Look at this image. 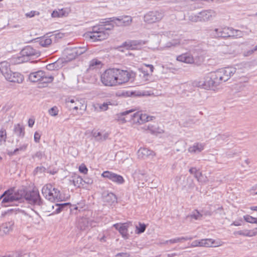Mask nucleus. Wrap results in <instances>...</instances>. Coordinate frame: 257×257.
I'll return each instance as SVG.
<instances>
[{
    "instance_id": "f257e3e1",
    "label": "nucleus",
    "mask_w": 257,
    "mask_h": 257,
    "mask_svg": "<svg viewBox=\"0 0 257 257\" xmlns=\"http://www.w3.org/2000/svg\"><path fill=\"white\" fill-rule=\"evenodd\" d=\"M106 21L103 22L105 24L102 25L95 26L92 27V31L88 34L89 38L93 41H102L107 39L109 36L108 30L112 29L114 26L107 22L108 19H105Z\"/></svg>"
},
{
    "instance_id": "f03ea898",
    "label": "nucleus",
    "mask_w": 257,
    "mask_h": 257,
    "mask_svg": "<svg viewBox=\"0 0 257 257\" xmlns=\"http://www.w3.org/2000/svg\"><path fill=\"white\" fill-rule=\"evenodd\" d=\"M134 110L133 109H130L120 113V117L119 120H120L123 122H125L127 121L131 120L133 121L134 123L142 124L151 120L154 118V116H149L146 114H143L141 112H137L134 113L133 114H131L130 117L129 118H128L127 116L126 117L122 118V116L128 115L130 113L134 112Z\"/></svg>"
},
{
    "instance_id": "7ed1b4c3",
    "label": "nucleus",
    "mask_w": 257,
    "mask_h": 257,
    "mask_svg": "<svg viewBox=\"0 0 257 257\" xmlns=\"http://www.w3.org/2000/svg\"><path fill=\"white\" fill-rule=\"evenodd\" d=\"M42 193L44 197L51 202H58L62 200L60 191L51 184L44 186Z\"/></svg>"
},
{
    "instance_id": "20e7f679",
    "label": "nucleus",
    "mask_w": 257,
    "mask_h": 257,
    "mask_svg": "<svg viewBox=\"0 0 257 257\" xmlns=\"http://www.w3.org/2000/svg\"><path fill=\"white\" fill-rule=\"evenodd\" d=\"M236 72V68L232 67H227L219 69L214 72V78L218 79L219 84L229 80Z\"/></svg>"
},
{
    "instance_id": "39448f33",
    "label": "nucleus",
    "mask_w": 257,
    "mask_h": 257,
    "mask_svg": "<svg viewBox=\"0 0 257 257\" xmlns=\"http://www.w3.org/2000/svg\"><path fill=\"white\" fill-rule=\"evenodd\" d=\"M100 80L102 83L107 86H117L115 68L106 70L101 75Z\"/></svg>"
},
{
    "instance_id": "423d86ee",
    "label": "nucleus",
    "mask_w": 257,
    "mask_h": 257,
    "mask_svg": "<svg viewBox=\"0 0 257 257\" xmlns=\"http://www.w3.org/2000/svg\"><path fill=\"white\" fill-rule=\"evenodd\" d=\"M24 199L29 204L40 208L43 204V200L38 190H33L26 192L24 195Z\"/></svg>"
},
{
    "instance_id": "0eeeda50",
    "label": "nucleus",
    "mask_w": 257,
    "mask_h": 257,
    "mask_svg": "<svg viewBox=\"0 0 257 257\" xmlns=\"http://www.w3.org/2000/svg\"><path fill=\"white\" fill-rule=\"evenodd\" d=\"M116 74V80L117 85L125 83L129 80L135 76V73L133 72H128L126 70H123L119 69H115Z\"/></svg>"
},
{
    "instance_id": "6e6552de",
    "label": "nucleus",
    "mask_w": 257,
    "mask_h": 257,
    "mask_svg": "<svg viewBox=\"0 0 257 257\" xmlns=\"http://www.w3.org/2000/svg\"><path fill=\"white\" fill-rule=\"evenodd\" d=\"M86 50L87 48L85 47L67 48L65 49L63 54L67 60L70 61L84 53Z\"/></svg>"
},
{
    "instance_id": "1a4fd4ad",
    "label": "nucleus",
    "mask_w": 257,
    "mask_h": 257,
    "mask_svg": "<svg viewBox=\"0 0 257 257\" xmlns=\"http://www.w3.org/2000/svg\"><path fill=\"white\" fill-rule=\"evenodd\" d=\"M164 16V12L162 10L159 11H151L147 13L144 16V21L149 24L159 22Z\"/></svg>"
},
{
    "instance_id": "9d476101",
    "label": "nucleus",
    "mask_w": 257,
    "mask_h": 257,
    "mask_svg": "<svg viewBox=\"0 0 257 257\" xmlns=\"http://www.w3.org/2000/svg\"><path fill=\"white\" fill-rule=\"evenodd\" d=\"M65 103L67 107L69 109H73L76 110L78 109L83 110L86 108V105L84 104V101L79 100L76 98H67L65 100Z\"/></svg>"
},
{
    "instance_id": "9b49d317",
    "label": "nucleus",
    "mask_w": 257,
    "mask_h": 257,
    "mask_svg": "<svg viewBox=\"0 0 257 257\" xmlns=\"http://www.w3.org/2000/svg\"><path fill=\"white\" fill-rule=\"evenodd\" d=\"M107 22H112L118 27L127 26L131 24L132 18L130 16L112 17L108 18Z\"/></svg>"
},
{
    "instance_id": "f8f14e48",
    "label": "nucleus",
    "mask_w": 257,
    "mask_h": 257,
    "mask_svg": "<svg viewBox=\"0 0 257 257\" xmlns=\"http://www.w3.org/2000/svg\"><path fill=\"white\" fill-rule=\"evenodd\" d=\"M215 75L214 72H211L206 77L203 84L205 89H213L220 84L218 79L214 78Z\"/></svg>"
},
{
    "instance_id": "ddd939ff",
    "label": "nucleus",
    "mask_w": 257,
    "mask_h": 257,
    "mask_svg": "<svg viewBox=\"0 0 257 257\" xmlns=\"http://www.w3.org/2000/svg\"><path fill=\"white\" fill-rule=\"evenodd\" d=\"M101 176L118 184H121L124 181L121 176L108 171L103 172Z\"/></svg>"
},
{
    "instance_id": "4468645a",
    "label": "nucleus",
    "mask_w": 257,
    "mask_h": 257,
    "mask_svg": "<svg viewBox=\"0 0 257 257\" xmlns=\"http://www.w3.org/2000/svg\"><path fill=\"white\" fill-rule=\"evenodd\" d=\"M21 54L24 55L25 57H27L28 61L32 57H39L40 55V53L31 46H28L21 51Z\"/></svg>"
},
{
    "instance_id": "2eb2a0df",
    "label": "nucleus",
    "mask_w": 257,
    "mask_h": 257,
    "mask_svg": "<svg viewBox=\"0 0 257 257\" xmlns=\"http://www.w3.org/2000/svg\"><path fill=\"white\" fill-rule=\"evenodd\" d=\"M145 43L142 40H127L124 42L122 46L128 50H138Z\"/></svg>"
},
{
    "instance_id": "dca6fc26",
    "label": "nucleus",
    "mask_w": 257,
    "mask_h": 257,
    "mask_svg": "<svg viewBox=\"0 0 257 257\" xmlns=\"http://www.w3.org/2000/svg\"><path fill=\"white\" fill-rule=\"evenodd\" d=\"M1 198H3L2 201V204L5 206L12 205L14 201L13 197V190H8L6 191L4 194L1 196Z\"/></svg>"
},
{
    "instance_id": "f3484780",
    "label": "nucleus",
    "mask_w": 257,
    "mask_h": 257,
    "mask_svg": "<svg viewBox=\"0 0 257 257\" xmlns=\"http://www.w3.org/2000/svg\"><path fill=\"white\" fill-rule=\"evenodd\" d=\"M201 22H207L213 20L216 16L215 12L212 10H204L199 12Z\"/></svg>"
},
{
    "instance_id": "a211bd4d",
    "label": "nucleus",
    "mask_w": 257,
    "mask_h": 257,
    "mask_svg": "<svg viewBox=\"0 0 257 257\" xmlns=\"http://www.w3.org/2000/svg\"><path fill=\"white\" fill-rule=\"evenodd\" d=\"M5 78L10 82L18 83H22L24 80L23 76L19 72H13L12 71L8 75H7Z\"/></svg>"
},
{
    "instance_id": "6ab92c4d",
    "label": "nucleus",
    "mask_w": 257,
    "mask_h": 257,
    "mask_svg": "<svg viewBox=\"0 0 257 257\" xmlns=\"http://www.w3.org/2000/svg\"><path fill=\"white\" fill-rule=\"evenodd\" d=\"M14 222L11 221L3 223L0 226V235H5L9 234L13 229Z\"/></svg>"
},
{
    "instance_id": "aec40b11",
    "label": "nucleus",
    "mask_w": 257,
    "mask_h": 257,
    "mask_svg": "<svg viewBox=\"0 0 257 257\" xmlns=\"http://www.w3.org/2000/svg\"><path fill=\"white\" fill-rule=\"evenodd\" d=\"M234 235H239L244 237H252L257 235V227L252 229H243L235 231Z\"/></svg>"
},
{
    "instance_id": "412c9836",
    "label": "nucleus",
    "mask_w": 257,
    "mask_h": 257,
    "mask_svg": "<svg viewBox=\"0 0 257 257\" xmlns=\"http://www.w3.org/2000/svg\"><path fill=\"white\" fill-rule=\"evenodd\" d=\"M103 201L108 205L117 203V198L115 195L111 192H104L102 195Z\"/></svg>"
},
{
    "instance_id": "4be33fe9",
    "label": "nucleus",
    "mask_w": 257,
    "mask_h": 257,
    "mask_svg": "<svg viewBox=\"0 0 257 257\" xmlns=\"http://www.w3.org/2000/svg\"><path fill=\"white\" fill-rule=\"evenodd\" d=\"M138 155L139 158L145 159L146 158H152L155 156V153L152 150L147 148H140L138 151Z\"/></svg>"
},
{
    "instance_id": "5701e85b",
    "label": "nucleus",
    "mask_w": 257,
    "mask_h": 257,
    "mask_svg": "<svg viewBox=\"0 0 257 257\" xmlns=\"http://www.w3.org/2000/svg\"><path fill=\"white\" fill-rule=\"evenodd\" d=\"M92 225V222L87 218L82 217L79 219L78 227L81 230H85Z\"/></svg>"
},
{
    "instance_id": "b1692460",
    "label": "nucleus",
    "mask_w": 257,
    "mask_h": 257,
    "mask_svg": "<svg viewBox=\"0 0 257 257\" xmlns=\"http://www.w3.org/2000/svg\"><path fill=\"white\" fill-rule=\"evenodd\" d=\"M113 227L115 228L118 230L119 233L121 234L122 236L124 238H128V234L127 233V227L128 226L126 223H123L121 224H119L118 223H116L113 225Z\"/></svg>"
},
{
    "instance_id": "393cba45",
    "label": "nucleus",
    "mask_w": 257,
    "mask_h": 257,
    "mask_svg": "<svg viewBox=\"0 0 257 257\" xmlns=\"http://www.w3.org/2000/svg\"><path fill=\"white\" fill-rule=\"evenodd\" d=\"M230 27L216 28L214 30L215 36L221 38H228L229 36Z\"/></svg>"
},
{
    "instance_id": "a878e982",
    "label": "nucleus",
    "mask_w": 257,
    "mask_h": 257,
    "mask_svg": "<svg viewBox=\"0 0 257 257\" xmlns=\"http://www.w3.org/2000/svg\"><path fill=\"white\" fill-rule=\"evenodd\" d=\"M70 10L69 9L63 8L54 10L52 12L51 16L53 18H62L67 16Z\"/></svg>"
},
{
    "instance_id": "bb28decb",
    "label": "nucleus",
    "mask_w": 257,
    "mask_h": 257,
    "mask_svg": "<svg viewBox=\"0 0 257 257\" xmlns=\"http://www.w3.org/2000/svg\"><path fill=\"white\" fill-rule=\"evenodd\" d=\"M177 60L179 61L188 64L194 63V58L189 53H184L178 56L177 57Z\"/></svg>"
},
{
    "instance_id": "cd10ccee",
    "label": "nucleus",
    "mask_w": 257,
    "mask_h": 257,
    "mask_svg": "<svg viewBox=\"0 0 257 257\" xmlns=\"http://www.w3.org/2000/svg\"><path fill=\"white\" fill-rule=\"evenodd\" d=\"M9 61L11 64L17 65L28 62V58L27 57H25L21 53L20 56L13 57L9 59Z\"/></svg>"
},
{
    "instance_id": "c85d7f7f",
    "label": "nucleus",
    "mask_w": 257,
    "mask_h": 257,
    "mask_svg": "<svg viewBox=\"0 0 257 257\" xmlns=\"http://www.w3.org/2000/svg\"><path fill=\"white\" fill-rule=\"evenodd\" d=\"M14 133L18 137L23 138L25 134V127L20 123L15 124L13 128Z\"/></svg>"
},
{
    "instance_id": "c756f323",
    "label": "nucleus",
    "mask_w": 257,
    "mask_h": 257,
    "mask_svg": "<svg viewBox=\"0 0 257 257\" xmlns=\"http://www.w3.org/2000/svg\"><path fill=\"white\" fill-rule=\"evenodd\" d=\"M44 76V72L43 71H38L35 72L31 73L29 75V78L30 80L33 82H40L42 77Z\"/></svg>"
},
{
    "instance_id": "7c9ffc66",
    "label": "nucleus",
    "mask_w": 257,
    "mask_h": 257,
    "mask_svg": "<svg viewBox=\"0 0 257 257\" xmlns=\"http://www.w3.org/2000/svg\"><path fill=\"white\" fill-rule=\"evenodd\" d=\"M92 136L98 141H103L106 140L108 137L107 133H101L97 131H93L92 132Z\"/></svg>"
},
{
    "instance_id": "2f4dec72",
    "label": "nucleus",
    "mask_w": 257,
    "mask_h": 257,
    "mask_svg": "<svg viewBox=\"0 0 257 257\" xmlns=\"http://www.w3.org/2000/svg\"><path fill=\"white\" fill-rule=\"evenodd\" d=\"M10 62L7 61H3L0 63V71L5 77L12 71L10 68Z\"/></svg>"
},
{
    "instance_id": "473e14b6",
    "label": "nucleus",
    "mask_w": 257,
    "mask_h": 257,
    "mask_svg": "<svg viewBox=\"0 0 257 257\" xmlns=\"http://www.w3.org/2000/svg\"><path fill=\"white\" fill-rule=\"evenodd\" d=\"M102 63L100 61L97 59H93L91 60L89 63L88 70H94L101 68Z\"/></svg>"
},
{
    "instance_id": "72a5a7b5",
    "label": "nucleus",
    "mask_w": 257,
    "mask_h": 257,
    "mask_svg": "<svg viewBox=\"0 0 257 257\" xmlns=\"http://www.w3.org/2000/svg\"><path fill=\"white\" fill-rule=\"evenodd\" d=\"M229 37H233L235 38H241L244 35V32L239 30L234 29L232 28H230Z\"/></svg>"
},
{
    "instance_id": "f704fd0d",
    "label": "nucleus",
    "mask_w": 257,
    "mask_h": 257,
    "mask_svg": "<svg viewBox=\"0 0 257 257\" xmlns=\"http://www.w3.org/2000/svg\"><path fill=\"white\" fill-rule=\"evenodd\" d=\"M204 149V145L202 144L197 143L190 147L188 150L191 153H199Z\"/></svg>"
},
{
    "instance_id": "c9c22d12",
    "label": "nucleus",
    "mask_w": 257,
    "mask_h": 257,
    "mask_svg": "<svg viewBox=\"0 0 257 257\" xmlns=\"http://www.w3.org/2000/svg\"><path fill=\"white\" fill-rule=\"evenodd\" d=\"M37 42H39L40 45L43 47H46L52 43V40L49 37H42L39 39Z\"/></svg>"
},
{
    "instance_id": "e433bc0d",
    "label": "nucleus",
    "mask_w": 257,
    "mask_h": 257,
    "mask_svg": "<svg viewBox=\"0 0 257 257\" xmlns=\"http://www.w3.org/2000/svg\"><path fill=\"white\" fill-rule=\"evenodd\" d=\"M71 182H72L74 186L77 187H80L82 185H83V179L79 176H75L72 177V179L70 180Z\"/></svg>"
},
{
    "instance_id": "4c0bfd02",
    "label": "nucleus",
    "mask_w": 257,
    "mask_h": 257,
    "mask_svg": "<svg viewBox=\"0 0 257 257\" xmlns=\"http://www.w3.org/2000/svg\"><path fill=\"white\" fill-rule=\"evenodd\" d=\"M199 246L210 247L212 246L214 241L211 239H202L199 240Z\"/></svg>"
},
{
    "instance_id": "58836bf2",
    "label": "nucleus",
    "mask_w": 257,
    "mask_h": 257,
    "mask_svg": "<svg viewBox=\"0 0 257 257\" xmlns=\"http://www.w3.org/2000/svg\"><path fill=\"white\" fill-rule=\"evenodd\" d=\"M69 205L68 203H64L62 204L56 203L55 205H52L51 207L52 209L54 208V206L56 207L55 211H53L52 213H58L65 207H67Z\"/></svg>"
},
{
    "instance_id": "ea45409f",
    "label": "nucleus",
    "mask_w": 257,
    "mask_h": 257,
    "mask_svg": "<svg viewBox=\"0 0 257 257\" xmlns=\"http://www.w3.org/2000/svg\"><path fill=\"white\" fill-rule=\"evenodd\" d=\"M180 42L179 40L174 39L167 42L165 46L163 47V48H171L173 47H175L178 45H179Z\"/></svg>"
},
{
    "instance_id": "a19ab883",
    "label": "nucleus",
    "mask_w": 257,
    "mask_h": 257,
    "mask_svg": "<svg viewBox=\"0 0 257 257\" xmlns=\"http://www.w3.org/2000/svg\"><path fill=\"white\" fill-rule=\"evenodd\" d=\"M25 193L22 190H18L17 192H13V197L14 201H19L24 198V195Z\"/></svg>"
},
{
    "instance_id": "79ce46f5",
    "label": "nucleus",
    "mask_w": 257,
    "mask_h": 257,
    "mask_svg": "<svg viewBox=\"0 0 257 257\" xmlns=\"http://www.w3.org/2000/svg\"><path fill=\"white\" fill-rule=\"evenodd\" d=\"M188 20L192 22H201L199 13L197 14L190 13L188 14Z\"/></svg>"
},
{
    "instance_id": "37998d69",
    "label": "nucleus",
    "mask_w": 257,
    "mask_h": 257,
    "mask_svg": "<svg viewBox=\"0 0 257 257\" xmlns=\"http://www.w3.org/2000/svg\"><path fill=\"white\" fill-rule=\"evenodd\" d=\"M54 77L52 75L46 74L44 72V76L42 77L40 82L42 83H51L53 81Z\"/></svg>"
},
{
    "instance_id": "c03bdc74",
    "label": "nucleus",
    "mask_w": 257,
    "mask_h": 257,
    "mask_svg": "<svg viewBox=\"0 0 257 257\" xmlns=\"http://www.w3.org/2000/svg\"><path fill=\"white\" fill-rule=\"evenodd\" d=\"M28 147V144H25L21 146L19 148H16L13 152L9 153L10 155H13L16 154L18 151H25Z\"/></svg>"
},
{
    "instance_id": "a18cd8bd",
    "label": "nucleus",
    "mask_w": 257,
    "mask_h": 257,
    "mask_svg": "<svg viewBox=\"0 0 257 257\" xmlns=\"http://www.w3.org/2000/svg\"><path fill=\"white\" fill-rule=\"evenodd\" d=\"M193 238L192 236H182L175 238L176 243L182 242L184 241L192 240Z\"/></svg>"
},
{
    "instance_id": "49530a36",
    "label": "nucleus",
    "mask_w": 257,
    "mask_h": 257,
    "mask_svg": "<svg viewBox=\"0 0 257 257\" xmlns=\"http://www.w3.org/2000/svg\"><path fill=\"white\" fill-rule=\"evenodd\" d=\"M137 230L136 233L138 234H141L143 233L146 228V225L144 223H139V226H136Z\"/></svg>"
},
{
    "instance_id": "de8ad7c7",
    "label": "nucleus",
    "mask_w": 257,
    "mask_h": 257,
    "mask_svg": "<svg viewBox=\"0 0 257 257\" xmlns=\"http://www.w3.org/2000/svg\"><path fill=\"white\" fill-rule=\"evenodd\" d=\"M110 104V102L108 101L104 102L103 104H98L97 105L99 107V110L105 111L108 108V106Z\"/></svg>"
},
{
    "instance_id": "09e8293b",
    "label": "nucleus",
    "mask_w": 257,
    "mask_h": 257,
    "mask_svg": "<svg viewBox=\"0 0 257 257\" xmlns=\"http://www.w3.org/2000/svg\"><path fill=\"white\" fill-rule=\"evenodd\" d=\"M58 107L56 106H53L48 110L49 114L53 116H56L58 113Z\"/></svg>"
},
{
    "instance_id": "8fccbe9b",
    "label": "nucleus",
    "mask_w": 257,
    "mask_h": 257,
    "mask_svg": "<svg viewBox=\"0 0 257 257\" xmlns=\"http://www.w3.org/2000/svg\"><path fill=\"white\" fill-rule=\"evenodd\" d=\"M244 220L250 223H254L255 218L249 215H245L243 216Z\"/></svg>"
},
{
    "instance_id": "3c124183",
    "label": "nucleus",
    "mask_w": 257,
    "mask_h": 257,
    "mask_svg": "<svg viewBox=\"0 0 257 257\" xmlns=\"http://www.w3.org/2000/svg\"><path fill=\"white\" fill-rule=\"evenodd\" d=\"M6 139H7L6 131L4 128H2L0 130V140H3L4 142H6Z\"/></svg>"
},
{
    "instance_id": "603ef678",
    "label": "nucleus",
    "mask_w": 257,
    "mask_h": 257,
    "mask_svg": "<svg viewBox=\"0 0 257 257\" xmlns=\"http://www.w3.org/2000/svg\"><path fill=\"white\" fill-rule=\"evenodd\" d=\"M45 156L44 152L41 151H38L36 152L33 156V158H38L39 160L42 159Z\"/></svg>"
},
{
    "instance_id": "864d4df0",
    "label": "nucleus",
    "mask_w": 257,
    "mask_h": 257,
    "mask_svg": "<svg viewBox=\"0 0 257 257\" xmlns=\"http://www.w3.org/2000/svg\"><path fill=\"white\" fill-rule=\"evenodd\" d=\"M201 216L202 215L197 210H196L195 212L190 215L191 218H193L196 220L199 219Z\"/></svg>"
},
{
    "instance_id": "5fc2aeb1",
    "label": "nucleus",
    "mask_w": 257,
    "mask_h": 257,
    "mask_svg": "<svg viewBox=\"0 0 257 257\" xmlns=\"http://www.w3.org/2000/svg\"><path fill=\"white\" fill-rule=\"evenodd\" d=\"M202 173L199 171L197 170L196 173L194 174L195 177L197 179V180L199 182H203L204 180L202 179Z\"/></svg>"
},
{
    "instance_id": "6e6d98bb",
    "label": "nucleus",
    "mask_w": 257,
    "mask_h": 257,
    "mask_svg": "<svg viewBox=\"0 0 257 257\" xmlns=\"http://www.w3.org/2000/svg\"><path fill=\"white\" fill-rule=\"evenodd\" d=\"M79 171L84 174H87L88 169L84 164H81L79 167Z\"/></svg>"
},
{
    "instance_id": "4d7b16f0",
    "label": "nucleus",
    "mask_w": 257,
    "mask_h": 257,
    "mask_svg": "<svg viewBox=\"0 0 257 257\" xmlns=\"http://www.w3.org/2000/svg\"><path fill=\"white\" fill-rule=\"evenodd\" d=\"M36 15H39V13L34 11H31L29 13H26V16L27 17H29V18H32V17H34Z\"/></svg>"
},
{
    "instance_id": "13d9d810",
    "label": "nucleus",
    "mask_w": 257,
    "mask_h": 257,
    "mask_svg": "<svg viewBox=\"0 0 257 257\" xmlns=\"http://www.w3.org/2000/svg\"><path fill=\"white\" fill-rule=\"evenodd\" d=\"M41 134H40L38 132H36L34 134V141L36 143H38L40 142V140L41 138Z\"/></svg>"
},
{
    "instance_id": "bf43d9fd",
    "label": "nucleus",
    "mask_w": 257,
    "mask_h": 257,
    "mask_svg": "<svg viewBox=\"0 0 257 257\" xmlns=\"http://www.w3.org/2000/svg\"><path fill=\"white\" fill-rule=\"evenodd\" d=\"M115 257H130V254L127 252H119L117 253Z\"/></svg>"
},
{
    "instance_id": "052dcab7",
    "label": "nucleus",
    "mask_w": 257,
    "mask_h": 257,
    "mask_svg": "<svg viewBox=\"0 0 257 257\" xmlns=\"http://www.w3.org/2000/svg\"><path fill=\"white\" fill-rule=\"evenodd\" d=\"M254 53L253 51L251 49L246 51L244 52L243 53V56L247 57L251 55Z\"/></svg>"
},
{
    "instance_id": "680f3d73",
    "label": "nucleus",
    "mask_w": 257,
    "mask_h": 257,
    "mask_svg": "<svg viewBox=\"0 0 257 257\" xmlns=\"http://www.w3.org/2000/svg\"><path fill=\"white\" fill-rule=\"evenodd\" d=\"M131 95L135 96H142L144 95L145 94L144 92H141L140 91H134L131 92Z\"/></svg>"
},
{
    "instance_id": "e2e57ef3",
    "label": "nucleus",
    "mask_w": 257,
    "mask_h": 257,
    "mask_svg": "<svg viewBox=\"0 0 257 257\" xmlns=\"http://www.w3.org/2000/svg\"><path fill=\"white\" fill-rule=\"evenodd\" d=\"M35 123V119L34 118H29L28 120V126L30 127H32Z\"/></svg>"
},
{
    "instance_id": "0e129e2a",
    "label": "nucleus",
    "mask_w": 257,
    "mask_h": 257,
    "mask_svg": "<svg viewBox=\"0 0 257 257\" xmlns=\"http://www.w3.org/2000/svg\"><path fill=\"white\" fill-rule=\"evenodd\" d=\"M199 240H194L191 243V246L193 247L199 246Z\"/></svg>"
},
{
    "instance_id": "69168bd1",
    "label": "nucleus",
    "mask_w": 257,
    "mask_h": 257,
    "mask_svg": "<svg viewBox=\"0 0 257 257\" xmlns=\"http://www.w3.org/2000/svg\"><path fill=\"white\" fill-rule=\"evenodd\" d=\"M241 221V219L238 221H234L231 224V225L234 226H240L241 225L240 222Z\"/></svg>"
},
{
    "instance_id": "338daca9",
    "label": "nucleus",
    "mask_w": 257,
    "mask_h": 257,
    "mask_svg": "<svg viewBox=\"0 0 257 257\" xmlns=\"http://www.w3.org/2000/svg\"><path fill=\"white\" fill-rule=\"evenodd\" d=\"M83 182L87 184H92L93 183V180L91 179H86L83 180Z\"/></svg>"
},
{
    "instance_id": "774afa93",
    "label": "nucleus",
    "mask_w": 257,
    "mask_h": 257,
    "mask_svg": "<svg viewBox=\"0 0 257 257\" xmlns=\"http://www.w3.org/2000/svg\"><path fill=\"white\" fill-rule=\"evenodd\" d=\"M166 243H168V244H171L176 243V241H175V238L171 239H169V240H166Z\"/></svg>"
}]
</instances>
